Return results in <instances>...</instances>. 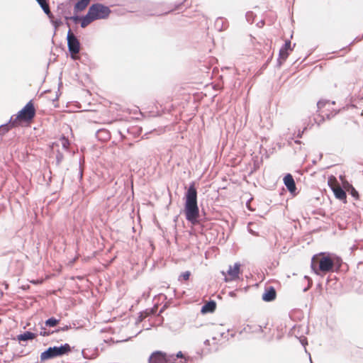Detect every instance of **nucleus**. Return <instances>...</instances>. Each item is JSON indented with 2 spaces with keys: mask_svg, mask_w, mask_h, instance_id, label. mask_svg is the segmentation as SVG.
Wrapping results in <instances>:
<instances>
[{
  "mask_svg": "<svg viewBox=\"0 0 363 363\" xmlns=\"http://www.w3.org/2000/svg\"><path fill=\"white\" fill-rule=\"evenodd\" d=\"M340 257L330 252H323L314 255L311 258V268L316 275L338 271L342 264Z\"/></svg>",
  "mask_w": 363,
  "mask_h": 363,
  "instance_id": "nucleus-1",
  "label": "nucleus"
},
{
  "mask_svg": "<svg viewBox=\"0 0 363 363\" xmlns=\"http://www.w3.org/2000/svg\"><path fill=\"white\" fill-rule=\"evenodd\" d=\"M184 196V214L186 220L192 225H198L201 223L200 211L198 206V191L195 182H191Z\"/></svg>",
  "mask_w": 363,
  "mask_h": 363,
  "instance_id": "nucleus-2",
  "label": "nucleus"
},
{
  "mask_svg": "<svg viewBox=\"0 0 363 363\" xmlns=\"http://www.w3.org/2000/svg\"><path fill=\"white\" fill-rule=\"evenodd\" d=\"M36 111L33 100H30L16 115L11 116L8 122L0 125V142L2 136L17 125L18 120L28 122L34 118Z\"/></svg>",
  "mask_w": 363,
  "mask_h": 363,
  "instance_id": "nucleus-3",
  "label": "nucleus"
},
{
  "mask_svg": "<svg viewBox=\"0 0 363 363\" xmlns=\"http://www.w3.org/2000/svg\"><path fill=\"white\" fill-rule=\"evenodd\" d=\"M74 350L78 352V350H75V347L74 346H71L69 343L61 344L58 346L55 345L49 347L41 352L40 355V362L68 355Z\"/></svg>",
  "mask_w": 363,
  "mask_h": 363,
  "instance_id": "nucleus-4",
  "label": "nucleus"
},
{
  "mask_svg": "<svg viewBox=\"0 0 363 363\" xmlns=\"http://www.w3.org/2000/svg\"><path fill=\"white\" fill-rule=\"evenodd\" d=\"M111 10L109 6L102 3H94L88 9L85 14L84 22L91 23L97 20L107 19Z\"/></svg>",
  "mask_w": 363,
  "mask_h": 363,
  "instance_id": "nucleus-5",
  "label": "nucleus"
},
{
  "mask_svg": "<svg viewBox=\"0 0 363 363\" xmlns=\"http://www.w3.org/2000/svg\"><path fill=\"white\" fill-rule=\"evenodd\" d=\"M66 40L67 43L68 52L70 55L71 59L77 60L78 59L77 55L80 51L81 43L78 38L73 34L71 28L68 29Z\"/></svg>",
  "mask_w": 363,
  "mask_h": 363,
  "instance_id": "nucleus-6",
  "label": "nucleus"
},
{
  "mask_svg": "<svg viewBox=\"0 0 363 363\" xmlns=\"http://www.w3.org/2000/svg\"><path fill=\"white\" fill-rule=\"evenodd\" d=\"M296 43L291 46V42L289 39H287L285 40L284 45L281 47L279 52V56L277 60V65L276 67L277 68H280L281 65L284 64V62L288 58L290 52L293 50L294 48L295 47Z\"/></svg>",
  "mask_w": 363,
  "mask_h": 363,
  "instance_id": "nucleus-7",
  "label": "nucleus"
},
{
  "mask_svg": "<svg viewBox=\"0 0 363 363\" xmlns=\"http://www.w3.org/2000/svg\"><path fill=\"white\" fill-rule=\"evenodd\" d=\"M174 358L169 357V354L156 350L152 352L148 358V363H174Z\"/></svg>",
  "mask_w": 363,
  "mask_h": 363,
  "instance_id": "nucleus-8",
  "label": "nucleus"
},
{
  "mask_svg": "<svg viewBox=\"0 0 363 363\" xmlns=\"http://www.w3.org/2000/svg\"><path fill=\"white\" fill-rule=\"evenodd\" d=\"M241 264L240 262H235L233 266L230 265L227 273L222 272V274L225 276L224 280L225 282L235 281L240 278Z\"/></svg>",
  "mask_w": 363,
  "mask_h": 363,
  "instance_id": "nucleus-9",
  "label": "nucleus"
},
{
  "mask_svg": "<svg viewBox=\"0 0 363 363\" xmlns=\"http://www.w3.org/2000/svg\"><path fill=\"white\" fill-rule=\"evenodd\" d=\"M283 182L286 189L291 195L296 196L298 194L296 183L291 174H286L283 178Z\"/></svg>",
  "mask_w": 363,
  "mask_h": 363,
  "instance_id": "nucleus-10",
  "label": "nucleus"
},
{
  "mask_svg": "<svg viewBox=\"0 0 363 363\" xmlns=\"http://www.w3.org/2000/svg\"><path fill=\"white\" fill-rule=\"evenodd\" d=\"M277 298V291L274 286H269L265 287L264 291L262 294V299L264 302H272Z\"/></svg>",
  "mask_w": 363,
  "mask_h": 363,
  "instance_id": "nucleus-11",
  "label": "nucleus"
},
{
  "mask_svg": "<svg viewBox=\"0 0 363 363\" xmlns=\"http://www.w3.org/2000/svg\"><path fill=\"white\" fill-rule=\"evenodd\" d=\"M331 190L333 191L335 199L342 201L344 203H347V194L345 190L340 186H333L331 187Z\"/></svg>",
  "mask_w": 363,
  "mask_h": 363,
  "instance_id": "nucleus-12",
  "label": "nucleus"
},
{
  "mask_svg": "<svg viewBox=\"0 0 363 363\" xmlns=\"http://www.w3.org/2000/svg\"><path fill=\"white\" fill-rule=\"evenodd\" d=\"M38 334L35 333H32L30 330L25 331L23 333H20L16 336V340L19 342L20 344L24 345L22 342H27L28 340H32L37 337Z\"/></svg>",
  "mask_w": 363,
  "mask_h": 363,
  "instance_id": "nucleus-13",
  "label": "nucleus"
},
{
  "mask_svg": "<svg viewBox=\"0 0 363 363\" xmlns=\"http://www.w3.org/2000/svg\"><path fill=\"white\" fill-rule=\"evenodd\" d=\"M216 301L210 299L201 306V313L202 314L212 313L216 311Z\"/></svg>",
  "mask_w": 363,
  "mask_h": 363,
  "instance_id": "nucleus-14",
  "label": "nucleus"
},
{
  "mask_svg": "<svg viewBox=\"0 0 363 363\" xmlns=\"http://www.w3.org/2000/svg\"><path fill=\"white\" fill-rule=\"evenodd\" d=\"M96 138L98 140L101 142H106L111 138V133L109 130L106 128H100L95 133Z\"/></svg>",
  "mask_w": 363,
  "mask_h": 363,
  "instance_id": "nucleus-15",
  "label": "nucleus"
},
{
  "mask_svg": "<svg viewBox=\"0 0 363 363\" xmlns=\"http://www.w3.org/2000/svg\"><path fill=\"white\" fill-rule=\"evenodd\" d=\"M40 9L47 16L51 15V11L49 6V0H35Z\"/></svg>",
  "mask_w": 363,
  "mask_h": 363,
  "instance_id": "nucleus-16",
  "label": "nucleus"
},
{
  "mask_svg": "<svg viewBox=\"0 0 363 363\" xmlns=\"http://www.w3.org/2000/svg\"><path fill=\"white\" fill-rule=\"evenodd\" d=\"M48 18L50 20V22L51 23L52 26L55 28V33L56 32L57 29L60 28L62 25H63V21L61 19V18H55L54 15L51 12V15L48 16Z\"/></svg>",
  "mask_w": 363,
  "mask_h": 363,
  "instance_id": "nucleus-17",
  "label": "nucleus"
},
{
  "mask_svg": "<svg viewBox=\"0 0 363 363\" xmlns=\"http://www.w3.org/2000/svg\"><path fill=\"white\" fill-rule=\"evenodd\" d=\"M60 322V319L56 318L55 317H50L45 321V327L53 328L55 327Z\"/></svg>",
  "mask_w": 363,
  "mask_h": 363,
  "instance_id": "nucleus-18",
  "label": "nucleus"
},
{
  "mask_svg": "<svg viewBox=\"0 0 363 363\" xmlns=\"http://www.w3.org/2000/svg\"><path fill=\"white\" fill-rule=\"evenodd\" d=\"M215 26L219 31H221L225 30L228 26L225 23L224 19L219 17L216 20Z\"/></svg>",
  "mask_w": 363,
  "mask_h": 363,
  "instance_id": "nucleus-19",
  "label": "nucleus"
},
{
  "mask_svg": "<svg viewBox=\"0 0 363 363\" xmlns=\"http://www.w3.org/2000/svg\"><path fill=\"white\" fill-rule=\"evenodd\" d=\"M40 331L39 332V335L43 336V337H48V336H50V335L55 333V330H47L45 328V326H44L43 324H40Z\"/></svg>",
  "mask_w": 363,
  "mask_h": 363,
  "instance_id": "nucleus-20",
  "label": "nucleus"
},
{
  "mask_svg": "<svg viewBox=\"0 0 363 363\" xmlns=\"http://www.w3.org/2000/svg\"><path fill=\"white\" fill-rule=\"evenodd\" d=\"M349 194L354 198V200L359 199V194L358 191L351 184H349Z\"/></svg>",
  "mask_w": 363,
  "mask_h": 363,
  "instance_id": "nucleus-21",
  "label": "nucleus"
},
{
  "mask_svg": "<svg viewBox=\"0 0 363 363\" xmlns=\"http://www.w3.org/2000/svg\"><path fill=\"white\" fill-rule=\"evenodd\" d=\"M63 160H64L63 153L60 150H57L56 152V155H55L56 165L60 166Z\"/></svg>",
  "mask_w": 363,
  "mask_h": 363,
  "instance_id": "nucleus-22",
  "label": "nucleus"
},
{
  "mask_svg": "<svg viewBox=\"0 0 363 363\" xmlns=\"http://www.w3.org/2000/svg\"><path fill=\"white\" fill-rule=\"evenodd\" d=\"M255 17L256 15L252 11H247L245 14L246 20L250 24L254 23Z\"/></svg>",
  "mask_w": 363,
  "mask_h": 363,
  "instance_id": "nucleus-23",
  "label": "nucleus"
},
{
  "mask_svg": "<svg viewBox=\"0 0 363 363\" xmlns=\"http://www.w3.org/2000/svg\"><path fill=\"white\" fill-rule=\"evenodd\" d=\"M60 140L62 142V148L65 150H68V147L69 145V141L68 138L62 135L60 138Z\"/></svg>",
  "mask_w": 363,
  "mask_h": 363,
  "instance_id": "nucleus-24",
  "label": "nucleus"
},
{
  "mask_svg": "<svg viewBox=\"0 0 363 363\" xmlns=\"http://www.w3.org/2000/svg\"><path fill=\"white\" fill-rule=\"evenodd\" d=\"M190 276H191V272L189 271H185L179 275L178 280L179 281H182V280L187 281L189 279Z\"/></svg>",
  "mask_w": 363,
  "mask_h": 363,
  "instance_id": "nucleus-25",
  "label": "nucleus"
},
{
  "mask_svg": "<svg viewBox=\"0 0 363 363\" xmlns=\"http://www.w3.org/2000/svg\"><path fill=\"white\" fill-rule=\"evenodd\" d=\"M169 357H172L174 358V363H177V359L178 358H184L185 359V357L184 356V354L182 351H179L177 354H169Z\"/></svg>",
  "mask_w": 363,
  "mask_h": 363,
  "instance_id": "nucleus-26",
  "label": "nucleus"
},
{
  "mask_svg": "<svg viewBox=\"0 0 363 363\" xmlns=\"http://www.w3.org/2000/svg\"><path fill=\"white\" fill-rule=\"evenodd\" d=\"M330 100L320 99L317 103V107L318 109L323 108L327 104L330 103Z\"/></svg>",
  "mask_w": 363,
  "mask_h": 363,
  "instance_id": "nucleus-27",
  "label": "nucleus"
},
{
  "mask_svg": "<svg viewBox=\"0 0 363 363\" xmlns=\"http://www.w3.org/2000/svg\"><path fill=\"white\" fill-rule=\"evenodd\" d=\"M272 58H273V54H272L269 57L268 59L266 60V62L262 65V66L260 68V71L262 72L263 70H264L267 66L269 65V64L271 62V61L272 60Z\"/></svg>",
  "mask_w": 363,
  "mask_h": 363,
  "instance_id": "nucleus-28",
  "label": "nucleus"
},
{
  "mask_svg": "<svg viewBox=\"0 0 363 363\" xmlns=\"http://www.w3.org/2000/svg\"><path fill=\"white\" fill-rule=\"evenodd\" d=\"M69 329H71V325H65L63 327H60V328L55 329V333H60L61 331H67Z\"/></svg>",
  "mask_w": 363,
  "mask_h": 363,
  "instance_id": "nucleus-29",
  "label": "nucleus"
},
{
  "mask_svg": "<svg viewBox=\"0 0 363 363\" xmlns=\"http://www.w3.org/2000/svg\"><path fill=\"white\" fill-rule=\"evenodd\" d=\"M339 112H340V110H333L330 113L326 114V118L330 119V118H333L334 116H335Z\"/></svg>",
  "mask_w": 363,
  "mask_h": 363,
  "instance_id": "nucleus-30",
  "label": "nucleus"
},
{
  "mask_svg": "<svg viewBox=\"0 0 363 363\" xmlns=\"http://www.w3.org/2000/svg\"><path fill=\"white\" fill-rule=\"evenodd\" d=\"M82 161L84 162V159L83 160L80 159L79 164V171L78 177H79V181H82V178H83V171L82 169Z\"/></svg>",
  "mask_w": 363,
  "mask_h": 363,
  "instance_id": "nucleus-31",
  "label": "nucleus"
},
{
  "mask_svg": "<svg viewBox=\"0 0 363 363\" xmlns=\"http://www.w3.org/2000/svg\"><path fill=\"white\" fill-rule=\"evenodd\" d=\"M262 163V162H259L258 160H255L254 161V164H253V171H257V169H259L260 167V164Z\"/></svg>",
  "mask_w": 363,
  "mask_h": 363,
  "instance_id": "nucleus-32",
  "label": "nucleus"
},
{
  "mask_svg": "<svg viewBox=\"0 0 363 363\" xmlns=\"http://www.w3.org/2000/svg\"><path fill=\"white\" fill-rule=\"evenodd\" d=\"M135 130V128H132V129L128 128V129L127 130V131H128V133H133V134H134V133H135L133 132V130ZM135 130H137V131H138V134H140V132H141V129H140V128H135Z\"/></svg>",
  "mask_w": 363,
  "mask_h": 363,
  "instance_id": "nucleus-33",
  "label": "nucleus"
},
{
  "mask_svg": "<svg viewBox=\"0 0 363 363\" xmlns=\"http://www.w3.org/2000/svg\"><path fill=\"white\" fill-rule=\"evenodd\" d=\"M70 13V11H67L65 9H62V11L60 12V15L62 16L65 18V16H68L67 14Z\"/></svg>",
  "mask_w": 363,
  "mask_h": 363,
  "instance_id": "nucleus-34",
  "label": "nucleus"
},
{
  "mask_svg": "<svg viewBox=\"0 0 363 363\" xmlns=\"http://www.w3.org/2000/svg\"><path fill=\"white\" fill-rule=\"evenodd\" d=\"M306 128H303V130H299L298 131V133H297L296 137H297L298 138H302L303 134V133H304V131H305V130H306Z\"/></svg>",
  "mask_w": 363,
  "mask_h": 363,
  "instance_id": "nucleus-35",
  "label": "nucleus"
},
{
  "mask_svg": "<svg viewBox=\"0 0 363 363\" xmlns=\"http://www.w3.org/2000/svg\"><path fill=\"white\" fill-rule=\"evenodd\" d=\"M229 296L232 298H235L237 296V293L235 291H231L228 293Z\"/></svg>",
  "mask_w": 363,
  "mask_h": 363,
  "instance_id": "nucleus-36",
  "label": "nucleus"
},
{
  "mask_svg": "<svg viewBox=\"0 0 363 363\" xmlns=\"http://www.w3.org/2000/svg\"><path fill=\"white\" fill-rule=\"evenodd\" d=\"M300 342H301V345L303 346H305L308 343L307 339L306 337H303V339H301Z\"/></svg>",
  "mask_w": 363,
  "mask_h": 363,
  "instance_id": "nucleus-37",
  "label": "nucleus"
},
{
  "mask_svg": "<svg viewBox=\"0 0 363 363\" xmlns=\"http://www.w3.org/2000/svg\"><path fill=\"white\" fill-rule=\"evenodd\" d=\"M57 11L60 12L62 11V9H64V4H60L57 7Z\"/></svg>",
  "mask_w": 363,
  "mask_h": 363,
  "instance_id": "nucleus-38",
  "label": "nucleus"
},
{
  "mask_svg": "<svg viewBox=\"0 0 363 363\" xmlns=\"http://www.w3.org/2000/svg\"><path fill=\"white\" fill-rule=\"evenodd\" d=\"M145 319V316L143 315V313L142 312L140 313L138 315V320L142 321Z\"/></svg>",
  "mask_w": 363,
  "mask_h": 363,
  "instance_id": "nucleus-39",
  "label": "nucleus"
},
{
  "mask_svg": "<svg viewBox=\"0 0 363 363\" xmlns=\"http://www.w3.org/2000/svg\"><path fill=\"white\" fill-rule=\"evenodd\" d=\"M78 354L82 355L83 357V358H84V359H87V357H86L84 350H82L81 354H79L78 352Z\"/></svg>",
  "mask_w": 363,
  "mask_h": 363,
  "instance_id": "nucleus-40",
  "label": "nucleus"
},
{
  "mask_svg": "<svg viewBox=\"0 0 363 363\" xmlns=\"http://www.w3.org/2000/svg\"><path fill=\"white\" fill-rule=\"evenodd\" d=\"M363 39V34L361 36H357L355 38L354 41L359 42Z\"/></svg>",
  "mask_w": 363,
  "mask_h": 363,
  "instance_id": "nucleus-41",
  "label": "nucleus"
},
{
  "mask_svg": "<svg viewBox=\"0 0 363 363\" xmlns=\"http://www.w3.org/2000/svg\"><path fill=\"white\" fill-rule=\"evenodd\" d=\"M118 133H119V135L121 136V140H124L125 138V135L121 130H118Z\"/></svg>",
  "mask_w": 363,
  "mask_h": 363,
  "instance_id": "nucleus-42",
  "label": "nucleus"
},
{
  "mask_svg": "<svg viewBox=\"0 0 363 363\" xmlns=\"http://www.w3.org/2000/svg\"><path fill=\"white\" fill-rule=\"evenodd\" d=\"M65 25L69 28H70V23H69L70 20H65Z\"/></svg>",
  "mask_w": 363,
  "mask_h": 363,
  "instance_id": "nucleus-43",
  "label": "nucleus"
},
{
  "mask_svg": "<svg viewBox=\"0 0 363 363\" xmlns=\"http://www.w3.org/2000/svg\"><path fill=\"white\" fill-rule=\"evenodd\" d=\"M191 359H192V357L188 356V357H185L184 363H187L188 361L191 360Z\"/></svg>",
  "mask_w": 363,
  "mask_h": 363,
  "instance_id": "nucleus-44",
  "label": "nucleus"
},
{
  "mask_svg": "<svg viewBox=\"0 0 363 363\" xmlns=\"http://www.w3.org/2000/svg\"><path fill=\"white\" fill-rule=\"evenodd\" d=\"M3 285L4 286L5 289H9V284L6 281H4Z\"/></svg>",
  "mask_w": 363,
  "mask_h": 363,
  "instance_id": "nucleus-45",
  "label": "nucleus"
},
{
  "mask_svg": "<svg viewBox=\"0 0 363 363\" xmlns=\"http://www.w3.org/2000/svg\"><path fill=\"white\" fill-rule=\"evenodd\" d=\"M294 143H296V144H298V145H301V144L302 143V142H301V140H296L294 141Z\"/></svg>",
  "mask_w": 363,
  "mask_h": 363,
  "instance_id": "nucleus-46",
  "label": "nucleus"
},
{
  "mask_svg": "<svg viewBox=\"0 0 363 363\" xmlns=\"http://www.w3.org/2000/svg\"><path fill=\"white\" fill-rule=\"evenodd\" d=\"M127 145L129 147H133L134 146V143H128Z\"/></svg>",
  "mask_w": 363,
  "mask_h": 363,
  "instance_id": "nucleus-47",
  "label": "nucleus"
},
{
  "mask_svg": "<svg viewBox=\"0 0 363 363\" xmlns=\"http://www.w3.org/2000/svg\"><path fill=\"white\" fill-rule=\"evenodd\" d=\"M203 343L206 345H208L210 344V341H209V340H206Z\"/></svg>",
  "mask_w": 363,
  "mask_h": 363,
  "instance_id": "nucleus-48",
  "label": "nucleus"
},
{
  "mask_svg": "<svg viewBox=\"0 0 363 363\" xmlns=\"http://www.w3.org/2000/svg\"><path fill=\"white\" fill-rule=\"evenodd\" d=\"M316 162H317V161H316L315 160H312V163H313V164H316Z\"/></svg>",
  "mask_w": 363,
  "mask_h": 363,
  "instance_id": "nucleus-49",
  "label": "nucleus"
},
{
  "mask_svg": "<svg viewBox=\"0 0 363 363\" xmlns=\"http://www.w3.org/2000/svg\"><path fill=\"white\" fill-rule=\"evenodd\" d=\"M3 295H4L3 291H2L1 290H0V296H3Z\"/></svg>",
  "mask_w": 363,
  "mask_h": 363,
  "instance_id": "nucleus-50",
  "label": "nucleus"
},
{
  "mask_svg": "<svg viewBox=\"0 0 363 363\" xmlns=\"http://www.w3.org/2000/svg\"><path fill=\"white\" fill-rule=\"evenodd\" d=\"M58 98H59V94H57V95H56V98H55V100H57V99H58Z\"/></svg>",
  "mask_w": 363,
  "mask_h": 363,
  "instance_id": "nucleus-51",
  "label": "nucleus"
},
{
  "mask_svg": "<svg viewBox=\"0 0 363 363\" xmlns=\"http://www.w3.org/2000/svg\"><path fill=\"white\" fill-rule=\"evenodd\" d=\"M331 104L334 105V104H335V101H331Z\"/></svg>",
  "mask_w": 363,
  "mask_h": 363,
  "instance_id": "nucleus-52",
  "label": "nucleus"
},
{
  "mask_svg": "<svg viewBox=\"0 0 363 363\" xmlns=\"http://www.w3.org/2000/svg\"><path fill=\"white\" fill-rule=\"evenodd\" d=\"M323 157V154H320V159Z\"/></svg>",
  "mask_w": 363,
  "mask_h": 363,
  "instance_id": "nucleus-53",
  "label": "nucleus"
},
{
  "mask_svg": "<svg viewBox=\"0 0 363 363\" xmlns=\"http://www.w3.org/2000/svg\"><path fill=\"white\" fill-rule=\"evenodd\" d=\"M62 83L60 82L59 83V86H62Z\"/></svg>",
  "mask_w": 363,
  "mask_h": 363,
  "instance_id": "nucleus-54",
  "label": "nucleus"
},
{
  "mask_svg": "<svg viewBox=\"0 0 363 363\" xmlns=\"http://www.w3.org/2000/svg\"><path fill=\"white\" fill-rule=\"evenodd\" d=\"M55 145L56 146H58L57 143H53V145Z\"/></svg>",
  "mask_w": 363,
  "mask_h": 363,
  "instance_id": "nucleus-55",
  "label": "nucleus"
},
{
  "mask_svg": "<svg viewBox=\"0 0 363 363\" xmlns=\"http://www.w3.org/2000/svg\"><path fill=\"white\" fill-rule=\"evenodd\" d=\"M55 145L56 146H58L57 143H53V145Z\"/></svg>",
  "mask_w": 363,
  "mask_h": 363,
  "instance_id": "nucleus-56",
  "label": "nucleus"
},
{
  "mask_svg": "<svg viewBox=\"0 0 363 363\" xmlns=\"http://www.w3.org/2000/svg\"><path fill=\"white\" fill-rule=\"evenodd\" d=\"M55 145L56 146H58L57 143H53V145Z\"/></svg>",
  "mask_w": 363,
  "mask_h": 363,
  "instance_id": "nucleus-57",
  "label": "nucleus"
},
{
  "mask_svg": "<svg viewBox=\"0 0 363 363\" xmlns=\"http://www.w3.org/2000/svg\"><path fill=\"white\" fill-rule=\"evenodd\" d=\"M354 246H352V247H351V250H354Z\"/></svg>",
  "mask_w": 363,
  "mask_h": 363,
  "instance_id": "nucleus-58",
  "label": "nucleus"
},
{
  "mask_svg": "<svg viewBox=\"0 0 363 363\" xmlns=\"http://www.w3.org/2000/svg\"><path fill=\"white\" fill-rule=\"evenodd\" d=\"M1 322H2V320L0 318V324L1 323Z\"/></svg>",
  "mask_w": 363,
  "mask_h": 363,
  "instance_id": "nucleus-59",
  "label": "nucleus"
}]
</instances>
